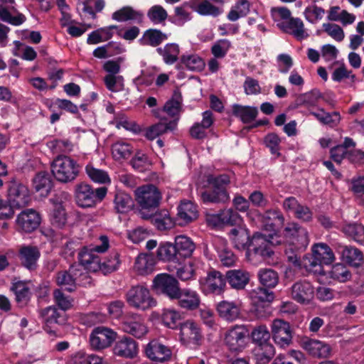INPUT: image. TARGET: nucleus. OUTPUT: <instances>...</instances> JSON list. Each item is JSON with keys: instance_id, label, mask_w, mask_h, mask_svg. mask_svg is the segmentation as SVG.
<instances>
[{"instance_id": "nucleus-51", "label": "nucleus", "mask_w": 364, "mask_h": 364, "mask_svg": "<svg viewBox=\"0 0 364 364\" xmlns=\"http://www.w3.org/2000/svg\"><path fill=\"white\" fill-rule=\"evenodd\" d=\"M216 250L219 260L223 266L229 267L236 264L237 260V256L224 242L220 246H217Z\"/></svg>"}, {"instance_id": "nucleus-18", "label": "nucleus", "mask_w": 364, "mask_h": 364, "mask_svg": "<svg viewBox=\"0 0 364 364\" xmlns=\"http://www.w3.org/2000/svg\"><path fill=\"white\" fill-rule=\"evenodd\" d=\"M180 337L186 344L198 345L203 336L200 324L192 320H187L180 324Z\"/></svg>"}, {"instance_id": "nucleus-60", "label": "nucleus", "mask_w": 364, "mask_h": 364, "mask_svg": "<svg viewBox=\"0 0 364 364\" xmlns=\"http://www.w3.org/2000/svg\"><path fill=\"white\" fill-rule=\"evenodd\" d=\"M232 48V43L228 39H219L211 47L210 51L215 58H223Z\"/></svg>"}, {"instance_id": "nucleus-27", "label": "nucleus", "mask_w": 364, "mask_h": 364, "mask_svg": "<svg viewBox=\"0 0 364 364\" xmlns=\"http://www.w3.org/2000/svg\"><path fill=\"white\" fill-rule=\"evenodd\" d=\"M176 299L178 301V306L187 311L197 309L200 304L199 294L190 289H181Z\"/></svg>"}, {"instance_id": "nucleus-55", "label": "nucleus", "mask_w": 364, "mask_h": 364, "mask_svg": "<svg viewBox=\"0 0 364 364\" xmlns=\"http://www.w3.org/2000/svg\"><path fill=\"white\" fill-rule=\"evenodd\" d=\"M321 97H322V93L318 90L314 89L300 95L296 99V104L306 107H314Z\"/></svg>"}, {"instance_id": "nucleus-32", "label": "nucleus", "mask_w": 364, "mask_h": 364, "mask_svg": "<svg viewBox=\"0 0 364 364\" xmlns=\"http://www.w3.org/2000/svg\"><path fill=\"white\" fill-rule=\"evenodd\" d=\"M234 247L237 250H247L250 245L251 237L250 231L240 225L232 228L229 233Z\"/></svg>"}, {"instance_id": "nucleus-59", "label": "nucleus", "mask_w": 364, "mask_h": 364, "mask_svg": "<svg viewBox=\"0 0 364 364\" xmlns=\"http://www.w3.org/2000/svg\"><path fill=\"white\" fill-rule=\"evenodd\" d=\"M220 218L223 225L239 226L242 222V217L232 208L220 210Z\"/></svg>"}, {"instance_id": "nucleus-35", "label": "nucleus", "mask_w": 364, "mask_h": 364, "mask_svg": "<svg viewBox=\"0 0 364 364\" xmlns=\"http://www.w3.org/2000/svg\"><path fill=\"white\" fill-rule=\"evenodd\" d=\"M175 248L179 260L190 257L195 248V244L192 240L186 235H178L175 237Z\"/></svg>"}, {"instance_id": "nucleus-3", "label": "nucleus", "mask_w": 364, "mask_h": 364, "mask_svg": "<svg viewBox=\"0 0 364 364\" xmlns=\"http://www.w3.org/2000/svg\"><path fill=\"white\" fill-rule=\"evenodd\" d=\"M78 259L90 272H101L109 274L119 269L121 263L119 254L117 251L110 252L108 257L102 259L99 256H93L90 251L85 250L78 253Z\"/></svg>"}, {"instance_id": "nucleus-47", "label": "nucleus", "mask_w": 364, "mask_h": 364, "mask_svg": "<svg viewBox=\"0 0 364 364\" xmlns=\"http://www.w3.org/2000/svg\"><path fill=\"white\" fill-rule=\"evenodd\" d=\"M41 223L40 213L33 208H24V232H31L36 230Z\"/></svg>"}, {"instance_id": "nucleus-28", "label": "nucleus", "mask_w": 364, "mask_h": 364, "mask_svg": "<svg viewBox=\"0 0 364 364\" xmlns=\"http://www.w3.org/2000/svg\"><path fill=\"white\" fill-rule=\"evenodd\" d=\"M178 221L180 226H184L198 218L197 205L190 200L182 201L178 207Z\"/></svg>"}, {"instance_id": "nucleus-58", "label": "nucleus", "mask_w": 364, "mask_h": 364, "mask_svg": "<svg viewBox=\"0 0 364 364\" xmlns=\"http://www.w3.org/2000/svg\"><path fill=\"white\" fill-rule=\"evenodd\" d=\"M85 171L89 178L95 183L107 184L111 182L110 178L107 171L98 169L92 165H87Z\"/></svg>"}, {"instance_id": "nucleus-56", "label": "nucleus", "mask_w": 364, "mask_h": 364, "mask_svg": "<svg viewBox=\"0 0 364 364\" xmlns=\"http://www.w3.org/2000/svg\"><path fill=\"white\" fill-rule=\"evenodd\" d=\"M162 323L171 329L178 327L181 319V314L174 309H164L161 316Z\"/></svg>"}, {"instance_id": "nucleus-61", "label": "nucleus", "mask_w": 364, "mask_h": 364, "mask_svg": "<svg viewBox=\"0 0 364 364\" xmlns=\"http://www.w3.org/2000/svg\"><path fill=\"white\" fill-rule=\"evenodd\" d=\"M147 17L154 24L163 23L168 18V13L161 5H154L147 11Z\"/></svg>"}, {"instance_id": "nucleus-64", "label": "nucleus", "mask_w": 364, "mask_h": 364, "mask_svg": "<svg viewBox=\"0 0 364 364\" xmlns=\"http://www.w3.org/2000/svg\"><path fill=\"white\" fill-rule=\"evenodd\" d=\"M270 336L271 333L264 325L255 327L251 333L252 341L257 345L270 343L269 342Z\"/></svg>"}, {"instance_id": "nucleus-38", "label": "nucleus", "mask_w": 364, "mask_h": 364, "mask_svg": "<svg viewBox=\"0 0 364 364\" xmlns=\"http://www.w3.org/2000/svg\"><path fill=\"white\" fill-rule=\"evenodd\" d=\"M150 219L159 230H170L175 225L174 220L166 209L154 212Z\"/></svg>"}, {"instance_id": "nucleus-26", "label": "nucleus", "mask_w": 364, "mask_h": 364, "mask_svg": "<svg viewBox=\"0 0 364 364\" xmlns=\"http://www.w3.org/2000/svg\"><path fill=\"white\" fill-rule=\"evenodd\" d=\"M215 309L219 317L228 322H232L240 316V306L235 301L223 300L217 304Z\"/></svg>"}, {"instance_id": "nucleus-17", "label": "nucleus", "mask_w": 364, "mask_h": 364, "mask_svg": "<svg viewBox=\"0 0 364 364\" xmlns=\"http://www.w3.org/2000/svg\"><path fill=\"white\" fill-rule=\"evenodd\" d=\"M271 327L274 342L282 348L289 346L292 341V332L289 323L282 319H275Z\"/></svg>"}, {"instance_id": "nucleus-62", "label": "nucleus", "mask_w": 364, "mask_h": 364, "mask_svg": "<svg viewBox=\"0 0 364 364\" xmlns=\"http://www.w3.org/2000/svg\"><path fill=\"white\" fill-rule=\"evenodd\" d=\"M181 62L188 70L193 71H200L205 67L203 59L196 54L183 55Z\"/></svg>"}, {"instance_id": "nucleus-5", "label": "nucleus", "mask_w": 364, "mask_h": 364, "mask_svg": "<svg viewBox=\"0 0 364 364\" xmlns=\"http://www.w3.org/2000/svg\"><path fill=\"white\" fill-rule=\"evenodd\" d=\"M77 162L65 155L58 156L51 164V171L55 178L63 183L74 181L80 173Z\"/></svg>"}, {"instance_id": "nucleus-9", "label": "nucleus", "mask_w": 364, "mask_h": 364, "mask_svg": "<svg viewBox=\"0 0 364 364\" xmlns=\"http://www.w3.org/2000/svg\"><path fill=\"white\" fill-rule=\"evenodd\" d=\"M199 284L202 291L205 294L221 295L226 289V274H223L218 270L210 269L206 277L199 279Z\"/></svg>"}, {"instance_id": "nucleus-41", "label": "nucleus", "mask_w": 364, "mask_h": 364, "mask_svg": "<svg viewBox=\"0 0 364 364\" xmlns=\"http://www.w3.org/2000/svg\"><path fill=\"white\" fill-rule=\"evenodd\" d=\"M321 124L327 125L331 128L336 127L341 122V115L338 112H327L323 108H319L318 112H310Z\"/></svg>"}, {"instance_id": "nucleus-63", "label": "nucleus", "mask_w": 364, "mask_h": 364, "mask_svg": "<svg viewBox=\"0 0 364 364\" xmlns=\"http://www.w3.org/2000/svg\"><path fill=\"white\" fill-rule=\"evenodd\" d=\"M132 168L138 171H143L151 165L148 156L141 150H137L129 162Z\"/></svg>"}, {"instance_id": "nucleus-31", "label": "nucleus", "mask_w": 364, "mask_h": 364, "mask_svg": "<svg viewBox=\"0 0 364 364\" xmlns=\"http://www.w3.org/2000/svg\"><path fill=\"white\" fill-rule=\"evenodd\" d=\"M213 124V113L207 110L203 112V119L200 123H195L190 129V134L196 139H203L206 136L205 129Z\"/></svg>"}, {"instance_id": "nucleus-52", "label": "nucleus", "mask_w": 364, "mask_h": 364, "mask_svg": "<svg viewBox=\"0 0 364 364\" xmlns=\"http://www.w3.org/2000/svg\"><path fill=\"white\" fill-rule=\"evenodd\" d=\"M156 51L166 64L171 65L178 60L179 46L176 43H168L164 48H158Z\"/></svg>"}, {"instance_id": "nucleus-42", "label": "nucleus", "mask_w": 364, "mask_h": 364, "mask_svg": "<svg viewBox=\"0 0 364 364\" xmlns=\"http://www.w3.org/2000/svg\"><path fill=\"white\" fill-rule=\"evenodd\" d=\"M312 254L323 264H331L335 260V256L332 250L325 243L314 244L312 247Z\"/></svg>"}, {"instance_id": "nucleus-46", "label": "nucleus", "mask_w": 364, "mask_h": 364, "mask_svg": "<svg viewBox=\"0 0 364 364\" xmlns=\"http://www.w3.org/2000/svg\"><path fill=\"white\" fill-rule=\"evenodd\" d=\"M112 154L115 161L129 159L133 154V146L124 141H117L112 145Z\"/></svg>"}, {"instance_id": "nucleus-48", "label": "nucleus", "mask_w": 364, "mask_h": 364, "mask_svg": "<svg viewBox=\"0 0 364 364\" xmlns=\"http://www.w3.org/2000/svg\"><path fill=\"white\" fill-rule=\"evenodd\" d=\"M114 205L117 213H125L132 209L134 202L129 194L123 191H117L114 195Z\"/></svg>"}, {"instance_id": "nucleus-30", "label": "nucleus", "mask_w": 364, "mask_h": 364, "mask_svg": "<svg viewBox=\"0 0 364 364\" xmlns=\"http://www.w3.org/2000/svg\"><path fill=\"white\" fill-rule=\"evenodd\" d=\"M33 189L39 193L41 196L46 197L53 188V181L50 175L46 171L37 173L32 179Z\"/></svg>"}, {"instance_id": "nucleus-21", "label": "nucleus", "mask_w": 364, "mask_h": 364, "mask_svg": "<svg viewBox=\"0 0 364 364\" xmlns=\"http://www.w3.org/2000/svg\"><path fill=\"white\" fill-rule=\"evenodd\" d=\"M337 252L341 259L353 267H360L364 264V255L357 247L350 245H338Z\"/></svg>"}, {"instance_id": "nucleus-57", "label": "nucleus", "mask_w": 364, "mask_h": 364, "mask_svg": "<svg viewBox=\"0 0 364 364\" xmlns=\"http://www.w3.org/2000/svg\"><path fill=\"white\" fill-rule=\"evenodd\" d=\"M55 282L58 286L64 287L69 292L75 291L77 287L68 269L58 272L55 276Z\"/></svg>"}, {"instance_id": "nucleus-13", "label": "nucleus", "mask_w": 364, "mask_h": 364, "mask_svg": "<svg viewBox=\"0 0 364 364\" xmlns=\"http://www.w3.org/2000/svg\"><path fill=\"white\" fill-rule=\"evenodd\" d=\"M284 237L289 238L298 250L304 251L310 240L307 230L294 222L288 223L283 230Z\"/></svg>"}, {"instance_id": "nucleus-39", "label": "nucleus", "mask_w": 364, "mask_h": 364, "mask_svg": "<svg viewBox=\"0 0 364 364\" xmlns=\"http://www.w3.org/2000/svg\"><path fill=\"white\" fill-rule=\"evenodd\" d=\"M188 4L191 9L202 16H218L220 14L219 8L208 0H190Z\"/></svg>"}, {"instance_id": "nucleus-49", "label": "nucleus", "mask_w": 364, "mask_h": 364, "mask_svg": "<svg viewBox=\"0 0 364 364\" xmlns=\"http://www.w3.org/2000/svg\"><path fill=\"white\" fill-rule=\"evenodd\" d=\"M342 231L356 242L364 245V226L362 224L358 223L346 224L343 226Z\"/></svg>"}, {"instance_id": "nucleus-45", "label": "nucleus", "mask_w": 364, "mask_h": 364, "mask_svg": "<svg viewBox=\"0 0 364 364\" xmlns=\"http://www.w3.org/2000/svg\"><path fill=\"white\" fill-rule=\"evenodd\" d=\"M182 95L178 90L173 91V95L164 106V110L170 117L178 116L182 110Z\"/></svg>"}, {"instance_id": "nucleus-14", "label": "nucleus", "mask_w": 364, "mask_h": 364, "mask_svg": "<svg viewBox=\"0 0 364 364\" xmlns=\"http://www.w3.org/2000/svg\"><path fill=\"white\" fill-rule=\"evenodd\" d=\"M284 237L289 238L298 250L304 251L310 240L307 230L294 222L288 223L283 230Z\"/></svg>"}, {"instance_id": "nucleus-37", "label": "nucleus", "mask_w": 364, "mask_h": 364, "mask_svg": "<svg viewBox=\"0 0 364 364\" xmlns=\"http://www.w3.org/2000/svg\"><path fill=\"white\" fill-rule=\"evenodd\" d=\"M168 35L163 33L161 30L156 28H149L145 31L139 42L142 46H149L157 47L162 42L166 41Z\"/></svg>"}, {"instance_id": "nucleus-40", "label": "nucleus", "mask_w": 364, "mask_h": 364, "mask_svg": "<svg viewBox=\"0 0 364 364\" xmlns=\"http://www.w3.org/2000/svg\"><path fill=\"white\" fill-rule=\"evenodd\" d=\"M232 114L239 118L242 123L249 124L257 118L258 109L256 107L242 106L235 104L232 106Z\"/></svg>"}, {"instance_id": "nucleus-34", "label": "nucleus", "mask_w": 364, "mask_h": 364, "mask_svg": "<svg viewBox=\"0 0 364 364\" xmlns=\"http://www.w3.org/2000/svg\"><path fill=\"white\" fill-rule=\"evenodd\" d=\"M280 27L286 33L294 36L297 40H302L308 37L303 21L299 18H291L289 21L282 22Z\"/></svg>"}, {"instance_id": "nucleus-44", "label": "nucleus", "mask_w": 364, "mask_h": 364, "mask_svg": "<svg viewBox=\"0 0 364 364\" xmlns=\"http://www.w3.org/2000/svg\"><path fill=\"white\" fill-rule=\"evenodd\" d=\"M155 260L151 255L140 254L136 258L134 269L139 274H148L153 272Z\"/></svg>"}, {"instance_id": "nucleus-22", "label": "nucleus", "mask_w": 364, "mask_h": 364, "mask_svg": "<svg viewBox=\"0 0 364 364\" xmlns=\"http://www.w3.org/2000/svg\"><path fill=\"white\" fill-rule=\"evenodd\" d=\"M301 346L309 355L316 358H326L331 351V348L328 343L308 337L301 340Z\"/></svg>"}, {"instance_id": "nucleus-29", "label": "nucleus", "mask_w": 364, "mask_h": 364, "mask_svg": "<svg viewBox=\"0 0 364 364\" xmlns=\"http://www.w3.org/2000/svg\"><path fill=\"white\" fill-rule=\"evenodd\" d=\"M178 120V117L168 123L160 122L152 124L144 129V136L146 139L153 141L169 131H173L176 128Z\"/></svg>"}, {"instance_id": "nucleus-50", "label": "nucleus", "mask_w": 364, "mask_h": 364, "mask_svg": "<svg viewBox=\"0 0 364 364\" xmlns=\"http://www.w3.org/2000/svg\"><path fill=\"white\" fill-rule=\"evenodd\" d=\"M328 277L334 281L344 283L351 279L352 274L346 264L337 263L332 266L328 272Z\"/></svg>"}, {"instance_id": "nucleus-19", "label": "nucleus", "mask_w": 364, "mask_h": 364, "mask_svg": "<svg viewBox=\"0 0 364 364\" xmlns=\"http://www.w3.org/2000/svg\"><path fill=\"white\" fill-rule=\"evenodd\" d=\"M260 217L264 230L274 233L282 228L285 221L282 212L277 208L266 210Z\"/></svg>"}, {"instance_id": "nucleus-36", "label": "nucleus", "mask_w": 364, "mask_h": 364, "mask_svg": "<svg viewBox=\"0 0 364 364\" xmlns=\"http://www.w3.org/2000/svg\"><path fill=\"white\" fill-rule=\"evenodd\" d=\"M252 355L256 364H268L275 355V348L271 343L257 345Z\"/></svg>"}, {"instance_id": "nucleus-4", "label": "nucleus", "mask_w": 364, "mask_h": 364, "mask_svg": "<svg viewBox=\"0 0 364 364\" xmlns=\"http://www.w3.org/2000/svg\"><path fill=\"white\" fill-rule=\"evenodd\" d=\"M273 254L271 242L267 239L266 235L258 232L254 233L246 250L245 256L247 261L254 265H258L270 259Z\"/></svg>"}, {"instance_id": "nucleus-12", "label": "nucleus", "mask_w": 364, "mask_h": 364, "mask_svg": "<svg viewBox=\"0 0 364 364\" xmlns=\"http://www.w3.org/2000/svg\"><path fill=\"white\" fill-rule=\"evenodd\" d=\"M152 288L171 300H176L181 290L178 280L168 274H157L153 280Z\"/></svg>"}, {"instance_id": "nucleus-6", "label": "nucleus", "mask_w": 364, "mask_h": 364, "mask_svg": "<svg viewBox=\"0 0 364 364\" xmlns=\"http://www.w3.org/2000/svg\"><path fill=\"white\" fill-rule=\"evenodd\" d=\"M107 193L106 187L93 188L87 183H80L75 186V201L81 208H92L105 198Z\"/></svg>"}, {"instance_id": "nucleus-16", "label": "nucleus", "mask_w": 364, "mask_h": 364, "mask_svg": "<svg viewBox=\"0 0 364 364\" xmlns=\"http://www.w3.org/2000/svg\"><path fill=\"white\" fill-rule=\"evenodd\" d=\"M139 352V343L127 336L119 338L113 347L114 355L124 359H134L137 357Z\"/></svg>"}, {"instance_id": "nucleus-2", "label": "nucleus", "mask_w": 364, "mask_h": 364, "mask_svg": "<svg viewBox=\"0 0 364 364\" xmlns=\"http://www.w3.org/2000/svg\"><path fill=\"white\" fill-rule=\"evenodd\" d=\"M207 182L209 187L200 193V198L204 203L225 204L229 202L230 198L228 186L230 178L228 175L209 176Z\"/></svg>"}, {"instance_id": "nucleus-43", "label": "nucleus", "mask_w": 364, "mask_h": 364, "mask_svg": "<svg viewBox=\"0 0 364 364\" xmlns=\"http://www.w3.org/2000/svg\"><path fill=\"white\" fill-rule=\"evenodd\" d=\"M156 257L163 262H179L174 244L161 242L156 250Z\"/></svg>"}, {"instance_id": "nucleus-11", "label": "nucleus", "mask_w": 364, "mask_h": 364, "mask_svg": "<svg viewBox=\"0 0 364 364\" xmlns=\"http://www.w3.org/2000/svg\"><path fill=\"white\" fill-rule=\"evenodd\" d=\"M120 328L136 338H142L148 333L142 316L135 313H127L122 316Z\"/></svg>"}, {"instance_id": "nucleus-8", "label": "nucleus", "mask_w": 364, "mask_h": 364, "mask_svg": "<svg viewBox=\"0 0 364 364\" xmlns=\"http://www.w3.org/2000/svg\"><path fill=\"white\" fill-rule=\"evenodd\" d=\"M23 186L21 183L11 181L8 190L9 202L0 200V219L4 220L11 218L14 214V209H20L23 203Z\"/></svg>"}, {"instance_id": "nucleus-1", "label": "nucleus", "mask_w": 364, "mask_h": 364, "mask_svg": "<svg viewBox=\"0 0 364 364\" xmlns=\"http://www.w3.org/2000/svg\"><path fill=\"white\" fill-rule=\"evenodd\" d=\"M134 196L140 218L149 220L161 203V192L156 186L147 184L136 188Z\"/></svg>"}, {"instance_id": "nucleus-24", "label": "nucleus", "mask_w": 364, "mask_h": 364, "mask_svg": "<svg viewBox=\"0 0 364 364\" xmlns=\"http://www.w3.org/2000/svg\"><path fill=\"white\" fill-rule=\"evenodd\" d=\"M227 283L235 290L245 289L250 281V273L243 269H230L225 272Z\"/></svg>"}, {"instance_id": "nucleus-10", "label": "nucleus", "mask_w": 364, "mask_h": 364, "mask_svg": "<svg viewBox=\"0 0 364 364\" xmlns=\"http://www.w3.org/2000/svg\"><path fill=\"white\" fill-rule=\"evenodd\" d=\"M44 322V330L49 334H56L59 328L67 322L65 312L59 310L55 306H48L41 311Z\"/></svg>"}, {"instance_id": "nucleus-25", "label": "nucleus", "mask_w": 364, "mask_h": 364, "mask_svg": "<svg viewBox=\"0 0 364 364\" xmlns=\"http://www.w3.org/2000/svg\"><path fill=\"white\" fill-rule=\"evenodd\" d=\"M145 353L149 359L159 362L168 360L172 354L168 347L156 340L146 345Z\"/></svg>"}, {"instance_id": "nucleus-20", "label": "nucleus", "mask_w": 364, "mask_h": 364, "mask_svg": "<svg viewBox=\"0 0 364 364\" xmlns=\"http://www.w3.org/2000/svg\"><path fill=\"white\" fill-rule=\"evenodd\" d=\"M314 287L305 279L295 282L291 287V298L299 304H309L314 298Z\"/></svg>"}, {"instance_id": "nucleus-53", "label": "nucleus", "mask_w": 364, "mask_h": 364, "mask_svg": "<svg viewBox=\"0 0 364 364\" xmlns=\"http://www.w3.org/2000/svg\"><path fill=\"white\" fill-rule=\"evenodd\" d=\"M41 252L37 247L24 246V267L32 271L36 269Z\"/></svg>"}, {"instance_id": "nucleus-23", "label": "nucleus", "mask_w": 364, "mask_h": 364, "mask_svg": "<svg viewBox=\"0 0 364 364\" xmlns=\"http://www.w3.org/2000/svg\"><path fill=\"white\" fill-rule=\"evenodd\" d=\"M247 329L243 326L236 325L225 333V342L230 350L237 351L245 346Z\"/></svg>"}, {"instance_id": "nucleus-15", "label": "nucleus", "mask_w": 364, "mask_h": 364, "mask_svg": "<svg viewBox=\"0 0 364 364\" xmlns=\"http://www.w3.org/2000/svg\"><path fill=\"white\" fill-rule=\"evenodd\" d=\"M116 337L117 333L112 329L98 326L92 330L90 336V342L92 348L102 350L110 346Z\"/></svg>"}, {"instance_id": "nucleus-54", "label": "nucleus", "mask_w": 364, "mask_h": 364, "mask_svg": "<svg viewBox=\"0 0 364 364\" xmlns=\"http://www.w3.org/2000/svg\"><path fill=\"white\" fill-rule=\"evenodd\" d=\"M260 284L267 288H274L279 282V276L276 271L272 269H261L258 272Z\"/></svg>"}, {"instance_id": "nucleus-7", "label": "nucleus", "mask_w": 364, "mask_h": 364, "mask_svg": "<svg viewBox=\"0 0 364 364\" xmlns=\"http://www.w3.org/2000/svg\"><path fill=\"white\" fill-rule=\"evenodd\" d=\"M127 304L136 309L145 311L156 305L147 287L144 285L132 287L126 293Z\"/></svg>"}, {"instance_id": "nucleus-33", "label": "nucleus", "mask_w": 364, "mask_h": 364, "mask_svg": "<svg viewBox=\"0 0 364 364\" xmlns=\"http://www.w3.org/2000/svg\"><path fill=\"white\" fill-rule=\"evenodd\" d=\"M112 18L119 22L132 21L137 23H141L143 22L144 14L127 6L114 11L112 15Z\"/></svg>"}]
</instances>
